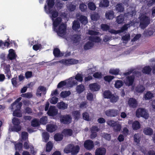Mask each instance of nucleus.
<instances>
[{
    "label": "nucleus",
    "instance_id": "obj_27",
    "mask_svg": "<svg viewBox=\"0 0 155 155\" xmlns=\"http://www.w3.org/2000/svg\"><path fill=\"white\" fill-rule=\"evenodd\" d=\"M63 138V135L60 133L55 134L54 136V139L56 141H61Z\"/></svg>",
    "mask_w": 155,
    "mask_h": 155
},
{
    "label": "nucleus",
    "instance_id": "obj_59",
    "mask_svg": "<svg viewBox=\"0 0 155 155\" xmlns=\"http://www.w3.org/2000/svg\"><path fill=\"white\" fill-rule=\"evenodd\" d=\"M82 116L83 119L89 121V115L87 112H85L83 113Z\"/></svg>",
    "mask_w": 155,
    "mask_h": 155
},
{
    "label": "nucleus",
    "instance_id": "obj_26",
    "mask_svg": "<svg viewBox=\"0 0 155 155\" xmlns=\"http://www.w3.org/2000/svg\"><path fill=\"white\" fill-rule=\"evenodd\" d=\"M4 72L6 74V76L7 77L8 79L11 78L12 75L11 73L10 65H6L5 68Z\"/></svg>",
    "mask_w": 155,
    "mask_h": 155
},
{
    "label": "nucleus",
    "instance_id": "obj_42",
    "mask_svg": "<svg viewBox=\"0 0 155 155\" xmlns=\"http://www.w3.org/2000/svg\"><path fill=\"white\" fill-rule=\"evenodd\" d=\"M85 90L84 86L82 84L78 85L76 87V91L78 93L80 94Z\"/></svg>",
    "mask_w": 155,
    "mask_h": 155
},
{
    "label": "nucleus",
    "instance_id": "obj_35",
    "mask_svg": "<svg viewBox=\"0 0 155 155\" xmlns=\"http://www.w3.org/2000/svg\"><path fill=\"white\" fill-rule=\"evenodd\" d=\"M124 8L121 3L117 4L116 6V9L118 12H122L124 10Z\"/></svg>",
    "mask_w": 155,
    "mask_h": 155
},
{
    "label": "nucleus",
    "instance_id": "obj_16",
    "mask_svg": "<svg viewBox=\"0 0 155 155\" xmlns=\"http://www.w3.org/2000/svg\"><path fill=\"white\" fill-rule=\"evenodd\" d=\"M70 147L71 151V154L72 155H76L80 150V148L78 145L74 146L71 145Z\"/></svg>",
    "mask_w": 155,
    "mask_h": 155
},
{
    "label": "nucleus",
    "instance_id": "obj_52",
    "mask_svg": "<svg viewBox=\"0 0 155 155\" xmlns=\"http://www.w3.org/2000/svg\"><path fill=\"white\" fill-rule=\"evenodd\" d=\"M91 19L93 21H96L100 18V16L97 13H94L92 14L91 17Z\"/></svg>",
    "mask_w": 155,
    "mask_h": 155
},
{
    "label": "nucleus",
    "instance_id": "obj_50",
    "mask_svg": "<svg viewBox=\"0 0 155 155\" xmlns=\"http://www.w3.org/2000/svg\"><path fill=\"white\" fill-rule=\"evenodd\" d=\"M102 137L107 140H110L111 139V136L110 134L107 133H103L101 134Z\"/></svg>",
    "mask_w": 155,
    "mask_h": 155
},
{
    "label": "nucleus",
    "instance_id": "obj_48",
    "mask_svg": "<svg viewBox=\"0 0 155 155\" xmlns=\"http://www.w3.org/2000/svg\"><path fill=\"white\" fill-rule=\"evenodd\" d=\"M72 113L75 119L78 120L79 119L80 116V112L79 111L75 110Z\"/></svg>",
    "mask_w": 155,
    "mask_h": 155
},
{
    "label": "nucleus",
    "instance_id": "obj_49",
    "mask_svg": "<svg viewBox=\"0 0 155 155\" xmlns=\"http://www.w3.org/2000/svg\"><path fill=\"white\" fill-rule=\"evenodd\" d=\"M110 101L112 103H116L119 99V97L118 96L114 95V94H112L110 98Z\"/></svg>",
    "mask_w": 155,
    "mask_h": 155
},
{
    "label": "nucleus",
    "instance_id": "obj_19",
    "mask_svg": "<svg viewBox=\"0 0 155 155\" xmlns=\"http://www.w3.org/2000/svg\"><path fill=\"white\" fill-rule=\"evenodd\" d=\"M53 54L55 57H59L63 56L64 54L61 52L60 49L57 48H55L53 51Z\"/></svg>",
    "mask_w": 155,
    "mask_h": 155
},
{
    "label": "nucleus",
    "instance_id": "obj_1",
    "mask_svg": "<svg viewBox=\"0 0 155 155\" xmlns=\"http://www.w3.org/2000/svg\"><path fill=\"white\" fill-rule=\"evenodd\" d=\"M13 126L12 127L13 130L18 132L21 129V127L20 125V119L16 117H13L12 120Z\"/></svg>",
    "mask_w": 155,
    "mask_h": 155
},
{
    "label": "nucleus",
    "instance_id": "obj_9",
    "mask_svg": "<svg viewBox=\"0 0 155 155\" xmlns=\"http://www.w3.org/2000/svg\"><path fill=\"white\" fill-rule=\"evenodd\" d=\"M55 0H47V5H45L44 9L45 11L52 9L55 4Z\"/></svg>",
    "mask_w": 155,
    "mask_h": 155
},
{
    "label": "nucleus",
    "instance_id": "obj_54",
    "mask_svg": "<svg viewBox=\"0 0 155 155\" xmlns=\"http://www.w3.org/2000/svg\"><path fill=\"white\" fill-rule=\"evenodd\" d=\"M21 96L25 98H30L32 97L33 95L31 92H27L26 93L22 94Z\"/></svg>",
    "mask_w": 155,
    "mask_h": 155
},
{
    "label": "nucleus",
    "instance_id": "obj_61",
    "mask_svg": "<svg viewBox=\"0 0 155 155\" xmlns=\"http://www.w3.org/2000/svg\"><path fill=\"white\" fill-rule=\"evenodd\" d=\"M15 146L16 150H18L20 151L22 150L23 144L21 143L18 142L17 143Z\"/></svg>",
    "mask_w": 155,
    "mask_h": 155
},
{
    "label": "nucleus",
    "instance_id": "obj_8",
    "mask_svg": "<svg viewBox=\"0 0 155 155\" xmlns=\"http://www.w3.org/2000/svg\"><path fill=\"white\" fill-rule=\"evenodd\" d=\"M128 123L129 124H132V127L134 130H137L141 127V125L138 121L135 120L133 121L132 120H129Z\"/></svg>",
    "mask_w": 155,
    "mask_h": 155
},
{
    "label": "nucleus",
    "instance_id": "obj_31",
    "mask_svg": "<svg viewBox=\"0 0 155 155\" xmlns=\"http://www.w3.org/2000/svg\"><path fill=\"white\" fill-rule=\"evenodd\" d=\"M129 27V24H125L120 29L115 31L117 33H119L123 32L127 30Z\"/></svg>",
    "mask_w": 155,
    "mask_h": 155
},
{
    "label": "nucleus",
    "instance_id": "obj_36",
    "mask_svg": "<svg viewBox=\"0 0 155 155\" xmlns=\"http://www.w3.org/2000/svg\"><path fill=\"white\" fill-rule=\"evenodd\" d=\"M62 133L64 136H71L72 134L73 131L70 129H65L63 130Z\"/></svg>",
    "mask_w": 155,
    "mask_h": 155
},
{
    "label": "nucleus",
    "instance_id": "obj_14",
    "mask_svg": "<svg viewBox=\"0 0 155 155\" xmlns=\"http://www.w3.org/2000/svg\"><path fill=\"white\" fill-rule=\"evenodd\" d=\"M129 106L131 107L135 108L137 107V103L136 100L133 98H130L128 101Z\"/></svg>",
    "mask_w": 155,
    "mask_h": 155
},
{
    "label": "nucleus",
    "instance_id": "obj_13",
    "mask_svg": "<svg viewBox=\"0 0 155 155\" xmlns=\"http://www.w3.org/2000/svg\"><path fill=\"white\" fill-rule=\"evenodd\" d=\"M89 87L90 90L92 91H96L99 90L100 87L97 83L90 84Z\"/></svg>",
    "mask_w": 155,
    "mask_h": 155
},
{
    "label": "nucleus",
    "instance_id": "obj_37",
    "mask_svg": "<svg viewBox=\"0 0 155 155\" xmlns=\"http://www.w3.org/2000/svg\"><path fill=\"white\" fill-rule=\"evenodd\" d=\"M47 130L48 131L51 133L55 130V126L53 124H48L47 126Z\"/></svg>",
    "mask_w": 155,
    "mask_h": 155
},
{
    "label": "nucleus",
    "instance_id": "obj_57",
    "mask_svg": "<svg viewBox=\"0 0 155 155\" xmlns=\"http://www.w3.org/2000/svg\"><path fill=\"white\" fill-rule=\"evenodd\" d=\"M114 76L107 75L104 77V79L105 81L110 82L114 79Z\"/></svg>",
    "mask_w": 155,
    "mask_h": 155
},
{
    "label": "nucleus",
    "instance_id": "obj_21",
    "mask_svg": "<svg viewBox=\"0 0 155 155\" xmlns=\"http://www.w3.org/2000/svg\"><path fill=\"white\" fill-rule=\"evenodd\" d=\"M57 106L59 109L64 110L68 108V104L64 103L63 101H61L58 103Z\"/></svg>",
    "mask_w": 155,
    "mask_h": 155
},
{
    "label": "nucleus",
    "instance_id": "obj_15",
    "mask_svg": "<svg viewBox=\"0 0 155 155\" xmlns=\"http://www.w3.org/2000/svg\"><path fill=\"white\" fill-rule=\"evenodd\" d=\"M47 14H50L51 15V17L52 20L53 21L54 18H56L58 15V12L55 10H52L51 9L45 11Z\"/></svg>",
    "mask_w": 155,
    "mask_h": 155
},
{
    "label": "nucleus",
    "instance_id": "obj_43",
    "mask_svg": "<svg viewBox=\"0 0 155 155\" xmlns=\"http://www.w3.org/2000/svg\"><path fill=\"white\" fill-rule=\"evenodd\" d=\"M42 137L44 139V141L47 142L49 140L50 135L47 132H44L42 133Z\"/></svg>",
    "mask_w": 155,
    "mask_h": 155
},
{
    "label": "nucleus",
    "instance_id": "obj_58",
    "mask_svg": "<svg viewBox=\"0 0 155 155\" xmlns=\"http://www.w3.org/2000/svg\"><path fill=\"white\" fill-rule=\"evenodd\" d=\"M75 78L77 81L80 82H82L83 80L82 76L79 73L76 75Z\"/></svg>",
    "mask_w": 155,
    "mask_h": 155
},
{
    "label": "nucleus",
    "instance_id": "obj_23",
    "mask_svg": "<svg viewBox=\"0 0 155 155\" xmlns=\"http://www.w3.org/2000/svg\"><path fill=\"white\" fill-rule=\"evenodd\" d=\"M62 19L60 17L57 18L56 19L53 21V28L55 29L60 24L61 21Z\"/></svg>",
    "mask_w": 155,
    "mask_h": 155
},
{
    "label": "nucleus",
    "instance_id": "obj_12",
    "mask_svg": "<svg viewBox=\"0 0 155 155\" xmlns=\"http://www.w3.org/2000/svg\"><path fill=\"white\" fill-rule=\"evenodd\" d=\"M84 147L87 150H91L94 147L93 142L91 140H87L84 143Z\"/></svg>",
    "mask_w": 155,
    "mask_h": 155
},
{
    "label": "nucleus",
    "instance_id": "obj_5",
    "mask_svg": "<svg viewBox=\"0 0 155 155\" xmlns=\"http://www.w3.org/2000/svg\"><path fill=\"white\" fill-rule=\"evenodd\" d=\"M59 118L60 122L61 124H68L71 122L72 118L69 114L61 115Z\"/></svg>",
    "mask_w": 155,
    "mask_h": 155
},
{
    "label": "nucleus",
    "instance_id": "obj_53",
    "mask_svg": "<svg viewBox=\"0 0 155 155\" xmlns=\"http://www.w3.org/2000/svg\"><path fill=\"white\" fill-rule=\"evenodd\" d=\"M101 28L103 31H107L110 28L109 26L106 24H102L101 25Z\"/></svg>",
    "mask_w": 155,
    "mask_h": 155
},
{
    "label": "nucleus",
    "instance_id": "obj_25",
    "mask_svg": "<svg viewBox=\"0 0 155 155\" xmlns=\"http://www.w3.org/2000/svg\"><path fill=\"white\" fill-rule=\"evenodd\" d=\"M143 132L146 135L150 136L153 134V131L152 128L147 127L143 129Z\"/></svg>",
    "mask_w": 155,
    "mask_h": 155
},
{
    "label": "nucleus",
    "instance_id": "obj_40",
    "mask_svg": "<svg viewBox=\"0 0 155 155\" xmlns=\"http://www.w3.org/2000/svg\"><path fill=\"white\" fill-rule=\"evenodd\" d=\"M124 15H123L120 14L117 16L116 21L118 24H120L124 21Z\"/></svg>",
    "mask_w": 155,
    "mask_h": 155
},
{
    "label": "nucleus",
    "instance_id": "obj_29",
    "mask_svg": "<svg viewBox=\"0 0 155 155\" xmlns=\"http://www.w3.org/2000/svg\"><path fill=\"white\" fill-rule=\"evenodd\" d=\"M152 71V69L149 65L146 66L144 67L142 70V72L144 74H149Z\"/></svg>",
    "mask_w": 155,
    "mask_h": 155
},
{
    "label": "nucleus",
    "instance_id": "obj_18",
    "mask_svg": "<svg viewBox=\"0 0 155 155\" xmlns=\"http://www.w3.org/2000/svg\"><path fill=\"white\" fill-rule=\"evenodd\" d=\"M106 150L104 148H98L96 149L95 155H105Z\"/></svg>",
    "mask_w": 155,
    "mask_h": 155
},
{
    "label": "nucleus",
    "instance_id": "obj_24",
    "mask_svg": "<svg viewBox=\"0 0 155 155\" xmlns=\"http://www.w3.org/2000/svg\"><path fill=\"white\" fill-rule=\"evenodd\" d=\"M94 46V43L93 42L88 41L84 45V48L85 50H87L91 49Z\"/></svg>",
    "mask_w": 155,
    "mask_h": 155
},
{
    "label": "nucleus",
    "instance_id": "obj_63",
    "mask_svg": "<svg viewBox=\"0 0 155 155\" xmlns=\"http://www.w3.org/2000/svg\"><path fill=\"white\" fill-rule=\"evenodd\" d=\"M117 122L116 121H114L113 120H109L107 121V123L108 125L113 127L115 126V125Z\"/></svg>",
    "mask_w": 155,
    "mask_h": 155
},
{
    "label": "nucleus",
    "instance_id": "obj_55",
    "mask_svg": "<svg viewBox=\"0 0 155 155\" xmlns=\"http://www.w3.org/2000/svg\"><path fill=\"white\" fill-rule=\"evenodd\" d=\"M39 122L36 119H34L32 120L31 123V125L33 127H37L39 125Z\"/></svg>",
    "mask_w": 155,
    "mask_h": 155
},
{
    "label": "nucleus",
    "instance_id": "obj_56",
    "mask_svg": "<svg viewBox=\"0 0 155 155\" xmlns=\"http://www.w3.org/2000/svg\"><path fill=\"white\" fill-rule=\"evenodd\" d=\"M120 70L118 69H110L109 71L110 73L114 75H117L119 74Z\"/></svg>",
    "mask_w": 155,
    "mask_h": 155
},
{
    "label": "nucleus",
    "instance_id": "obj_45",
    "mask_svg": "<svg viewBox=\"0 0 155 155\" xmlns=\"http://www.w3.org/2000/svg\"><path fill=\"white\" fill-rule=\"evenodd\" d=\"M71 94L70 91H62L60 94L61 96L63 98H64L69 96Z\"/></svg>",
    "mask_w": 155,
    "mask_h": 155
},
{
    "label": "nucleus",
    "instance_id": "obj_17",
    "mask_svg": "<svg viewBox=\"0 0 155 155\" xmlns=\"http://www.w3.org/2000/svg\"><path fill=\"white\" fill-rule=\"evenodd\" d=\"M115 13L113 10H109L105 13L106 18L107 19H112L114 17Z\"/></svg>",
    "mask_w": 155,
    "mask_h": 155
},
{
    "label": "nucleus",
    "instance_id": "obj_41",
    "mask_svg": "<svg viewBox=\"0 0 155 155\" xmlns=\"http://www.w3.org/2000/svg\"><path fill=\"white\" fill-rule=\"evenodd\" d=\"M124 84L123 81L120 80H117L115 81L114 86L117 88H120Z\"/></svg>",
    "mask_w": 155,
    "mask_h": 155
},
{
    "label": "nucleus",
    "instance_id": "obj_4",
    "mask_svg": "<svg viewBox=\"0 0 155 155\" xmlns=\"http://www.w3.org/2000/svg\"><path fill=\"white\" fill-rule=\"evenodd\" d=\"M149 18L146 15L142 16L140 19V26L142 29L145 28L150 24Z\"/></svg>",
    "mask_w": 155,
    "mask_h": 155
},
{
    "label": "nucleus",
    "instance_id": "obj_30",
    "mask_svg": "<svg viewBox=\"0 0 155 155\" xmlns=\"http://www.w3.org/2000/svg\"><path fill=\"white\" fill-rule=\"evenodd\" d=\"M79 20L81 23L84 25H86L88 22V20L87 17L86 16L81 15L79 18Z\"/></svg>",
    "mask_w": 155,
    "mask_h": 155
},
{
    "label": "nucleus",
    "instance_id": "obj_62",
    "mask_svg": "<svg viewBox=\"0 0 155 155\" xmlns=\"http://www.w3.org/2000/svg\"><path fill=\"white\" fill-rule=\"evenodd\" d=\"M40 122L42 124H45L47 123V118L46 117H43L40 119Z\"/></svg>",
    "mask_w": 155,
    "mask_h": 155
},
{
    "label": "nucleus",
    "instance_id": "obj_20",
    "mask_svg": "<svg viewBox=\"0 0 155 155\" xmlns=\"http://www.w3.org/2000/svg\"><path fill=\"white\" fill-rule=\"evenodd\" d=\"M16 55L14 50L13 49H10L9 51V54L8 55V58L11 60L15 58Z\"/></svg>",
    "mask_w": 155,
    "mask_h": 155
},
{
    "label": "nucleus",
    "instance_id": "obj_38",
    "mask_svg": "<svg viewBox=\"0 0 155 155\" xmlns=\"http://www.w3.org/2000/svg\"><path fill=\"white\" fill-rule=\"evenodd\" d=\"M134 142L139 144L141 140L140 135L138 133L135 134L134 136Z\"/></svg>",
    "mask_w": 155,
    "mask_h": 155
},
{
    "label": "nucleus",
    "instance_id": "obj_44",
    "mask_svg": "<svg viewBox=\"0 0 155 155\" xmlns=\"http://www.w3.org/2000/svg\"><path fill=\"white\" fill-rule=\"evenodd\" d=\"M112 94L109 90L105 91L103 93L104 97L105 98L110 99Z\"/></svg>",
    "mask_w": 155,
    "mask_h": 155
},
{
    "label": "nucleus",
    "instance_id": "obj_11",
    "mask_svg": "<svg viewBox=\"0 0 155 155\" xmlns=\"http://www.w3.org/2000/svg\"><path fill=\"white\" fill-rule=\"evenodd\" d=\"M66 29V26L63 23L59 26L58 29L57 31V32L59 35H64Z\"/></svg>",
    "mask_w": 155,
    "mask_h": 155
},
{
    "label": "nucleus",
    "instance_id": "obj_3",
    "mask_svg": "<svg viewBox=\"0 0 155 155\" xmlns=\"http://www.w3.org/2000/svg\"><path fill=\"white\" fill-rule=\"evenodd\" d=\"M78 60L70 58L68 59H64L62 60L57 61L56 63H60L65 65L68 66L71 65L76 64L78 63Z\"/></svg>",
    "mask_w": 155,
    "mask_h": 155
},
{
    "label": "nucleus",
    "instance_id": "obj_10",
    "mask_svg": "<svg viewBox=\"0 0 155 155\" xmlns=\"http://www.w3.org/2000/svg\"><path fill=\"white\" fill-rule=\"evenodd\" d=\"M58 113V111L55 108L54 106H50L47 112L48 114L50 116H54L56 115Z\"/></svg>",
    "mask_w": 155,
    "mask_h": 155
},
{
    "label": "nucleus",
    "instance_id": "obj_47",
    "mask_svg": "<svg viewBox=\"0 0 155 155\" xmlns=\"http://www.w3.org/2000/svg\"><path fill=\"white\" fill-rule=\"evenodd\" d=\"M88 8L92 11H94L95 10L96 6L95 4L92 2H90L88 4Z\"/></svg>",
    "mask_w": 155,
    "mask_h": 155
},
{
    "label": "nucleus",
    "instance_id": "obj_46",
    "mask_svg": "<svg viewBox=\"0 0 155 155\" xmlns=\"http://www.w3.org/2000/svg\"><path fill=\"white\" fill-rule=\"evenodd\" d=\"M115 126L113 127L114 130L115 132H118L120 131L121 128V125L119 123L117 122L115 124Z\"/></svg>",
    "mask_w": 155,
    "mask_h": 155
},
{
    "label": "nucleus",
    "instance_id": "obj_2",
    "mask_svg": "<svg viewBox=\"0 0 155 155\" xmlns=\"http://www.w3.org/2000/svg\"><path fill=\"white\" fill-rule=\"evenodd\" d=\"M136 116L137 117H143L146 119H148L149 114L146 110L143 108H138L136 112Z\"/></svg>",
    "mask_w": 155,
    "mask_h": 155
},
{
    "label": "nucleus",
    "instance_id": "obj_34",
    "mask_svg": "<svg viewBox=\"0 0 155 155\" xmlns=\"http://www.w3.org/2000/svg\"><path fill=\"white\" fill-rule=\"evenodd\" d=\"M153 97V94L150 91H147L143 96V98L145 100H150Z\"/></svg>",
    "mask_w": 155,
    "mask_h": 155
},
{
    "label": "nucleus",
    "instance_id": "obj_64",
    "mask_svg": "<svg viewBox=\"0 0 155 155\" xmlns=\"http://www.w3.org/2000/svg\"><path fill=\"white\" fill-rule=\"evenodd\" d=\"M67 82L65 81H62L60 82L57 85L58 88H61L66 85Z\"/></svg>",
    "mask_w": 155,
    "mask_h": 155
},
{
    "label": "nucleus",
    "instance_id": "obj_39",
    "mask_svg": "<svg viewBox=\"0 0 155 155\" xmlns=\"http://www.w3.org/2000/svg\"><path fill=\"white\" fill-rule=\"evenodd\" d=\"M14 116L20 117L22 116V114L21 110L15 109L13 112Z\"/></svg>",
    "mask_w": 155,
    "mask_h": 155
},
{
    "label": "nucleus",
    "instance_id": "obj_60",
    "mask_svg": "<svg viewBox=\"0 0 155 155\" xmlns=\"http://www.w3.org/2000/svg\"><path fill=\"white\" fill-rule=\"evenodd\" d=\"M21 99V97H19L13 103H12L11 105V109L12 110L14 109L13 106L16 105L17 103H18L19 102Z\"/></svg>",
    "mask_w": 155,
    "mask_h": 155
},
{
    "label": "nucleus",
    "instance_id": "obj_22",
    "mask_svg": "<svg viewBox=\"0 0 155 155\" xmlns=\"http://www.w3.org/2000/svg\"><path fill=\"white\" fill-rule=\"evenodd\" d=\"M110 2L109 0H102L99 3V6L101 8H107L109 5Z\"/></svg>",
    "mask_w": 155,
    "mask_h": 155
},
{
    "label": "nucleus",
    "instance_id": "obj_32",
    "mask_svg": "<svg viewBox=\"0 0 155 155\" xmlns=\"http://www.w3.org/2000/svg\"><path fill=\"white\" fill-rule=\"evenodd\" d=\"M145 90L144 87L142 85H137L135 88V91L138 93H143Z\"/></svg>",
    "mask_w": 155,
    "mask_h": 155
},
{
    "label": "nucleus",
    "instance_id": "obj_51",
    "mask_svg": "<svg viewBox=\"0 0 155 155\" xmlns=\"http://www.w3.org/2000/svg\"><path fill=\"white\" fill-rule=\"evenodd\" d=\"M53 144L51 141L48 142L46 144V151L49 152L51 151L53 148Z\"/></svg>",
    "mask_w": 155,
    "mask_h": 155
},
{
    "label": "nucleus",
    "instance_id": "obj_7",
    "mask_svg": "<svg viewBox=\"0 0 155 155\" xmlns=\"http://www.w3.org/2000/svg\"><path fill=\"white\" fill-rule=\"evenodd\" d=\"M135 79L134 76L130 75L126 77L124 80V82L126 85L129 86L133 85Z\"/></svg>",
    "mask_w": 155,
    "mask_h": 155
},
{
    "label": "nucleus",
    "instance_id": "obj_33",
    "mask_svg": "<svg viewBox=\"0 0 155 155\" xmlns=\"http://www.w3.org/2000/svg\"><path fill=\"white\" fill-rule=\"evenodd\" d=\"M81 35L75 34L72 37V40L74 43H77L80 41Z\"/></svg>",
    "mask_w": 155,
    "mask_h": 155
},
{
    "label": "nucleus",
    "instance_id": "obj_6",
    "mask_svg": "<svg viewBox=\"0 0 155 155\" xmlns=\"http://www.w3.org/2000/svg\"><path fill=\"white\" fill-rule=\"evenodd\" d=\"M105 114L108 117H115L118 114L119 111L117 110L116 109H109L105 111Z\"/></svg>",
    "mask_w": 155,
    "mask_h": 155
},
{
    "label": "nucleus",
    "instance_id": "obj_28",
    "mask_svg": "<svg viewBox=\"0 0 155 155\" xmlns=\"http://www.w3.org/2000/svg\"><path fill=\"white\" fill-rule=\"evenodd\" d=\"M80 24L79 21L77 20H74L73 22L72 26V29L74 31H76L80 28Z\"/></svg>",
    "mask_w": 155,
    "mask_h": 155
}]
</instances>
